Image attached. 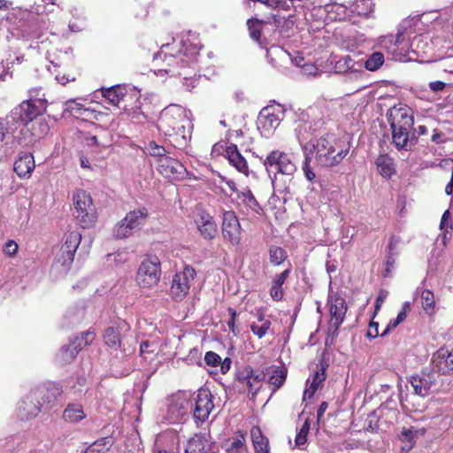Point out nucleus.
Instances as JSON below:
<instances>
[{"label":"nucleus","mask_w":453,"mask_h":453,"mask_svg":"<svg viewBox=\"0 0 453 453\" xmlns=\"http://www.w3.org/2000/svg\"><path fill=\"white\" fill-rule=\"evenodd\" d=\"M96 332L94 328H89L88 331L81 333L79 336H76L71 344L63 346L58 354V362L61 365H67L73 362L78 353L86 346L92 343L95 340Z\"/></svg>","instance_id":"11"},{"label":"nucleus","mask_w":453,"mask_h":453,"mask_svg":"<svg viewBox=\"0 0 453 453\" xmlns=\"http://www.w3.org/2000/svg\"><path fill=\"white\" fill-rule=\"evenodd\" d=\"M250 36L256 42H260L263 29V21L257 19H250L247 21Z\"/></svg>","instance_id":"45"},{"label":"nucleus","mask_w":453,"mask_h":453,"mask_svg":"<svg viewBox=\"0 0 453 453\" xmlns=\"http://www.w3.org/2000/svg\"><path fill=\"white\" fill-rule=\"evenodd\" d=\"M315 160L321 167L339 165L349 151V145L332 135L321 136L313 145Z\"/></svg>","instance_id":"4"},{"label":"nucleus","mask_w":453,"mask_h":453,"mask_svg":"<svg viewBox=\"0 0 453 453\" xmlns=\"http://www.w3.org/2000/svg\"><path fill=\"white\" fill-rule=\"evenodd\" d=\"M65 111L77 119H88L95 115V111L86 108L83 104L77 103L74 99L65 102Z\"/></svg>","instance_id":"33"},{"label":"nucleus","mask_w":453,"mask_h":453,"mask_svg":"<svg viewBox=\"0 0 453 453\" xmlns=\"http://www.w3.org/2000/svg\"><path fill=\"white\" fill-rule=\"evenodd\" d=\"M399 439L403 443L401 447L402 453H408L415 444L413 432L411 429L403 428L399 435Z\"/></svg>","instance_id":"43"},{"label":"nucleus","mask_w":453,"mask_h":453,"mask_svg":"<svg viewBox=\"0 0 453 453\" xmlns=\"http://www.w3.org/2000/svg\"><path fill=\"white\" fill-rule=\"evenodd\" d=\"M19 246L13 240H9L3 247L4 253L8 257H13L18 252Z\"/></svg>","instance_id":"56"},{"label":"nucleus","mask_w":453,"mask_h":453,"mask_svg":"<svg viewBox=\"0 0 453 453\" xmlns=\"http://www.w3.org/2000/svg\"><path fill=\"white\" fill-rule=\"evenodd\" d=\"M141 97L142 96L140 91L127 86L123 93L121 104L119 108L122 110L124 113H126L128 111H131L133 107L139 105L141 103Z\"/></svg>","instance_id":"28"},{"label":"nucleus","mask_w":453,"mask_h":453,"mask_svg":"<svg viewBox=\"0 0 453 453\" xmlns=\"http://www.w3.org/2000/svg\"><path fill=\"white\" fill-rule=\"evenodd\" d=\"M198 56V50L192 44H184L181 49H178L177 45L174 43L165 44L161 47V50L155 54L154 61L158 62L162 60L165 62L167 67L161 69L165 73H171L173 71L172 68L179 67L180 70L177 72L178 75L184 79H188V77L191 76V73L182 72L181 69L189 68L195 75Z\"/></svg>","instance_id":"1"},{"label":"nucleus","mask_w":453,"mask_h":453,"mask_svg":"<svg viewBox=\"0 0 453 453\" xmlns=\"http://www.w3.org/2000/svg\"><path fill=\"white\" fill-rule=\"evenodd\" d=\"M326 368L327 366L322 361L316 365L311 376V382L303 392V400L312 398L317 390L324 386L326 379Z\"/></svg>","instance_id":"22"},{"label":"nucleus","mask_w":453,"mask_h":453,"mask_svg":"<svg viewBox=\"0 0 453 453\" xmlns=\"http://www.w3.org/2000/svg\"><path fill=\"white\" fill-rule=\"evenodd\" d=\"M130 325L123 319L112 322L104 332V343L112 350H119L122 346V338L129 333Z\"/></svg>","instance_id":"17"},{"label":"nucleus","mask_w":453,"mask_h":453,"mask_svg":"<svg viewBox=\"0 0 453 453\" xmlns=\"http://www.w3.org/2000/svg\"><path fill=\"white\" fill-rule=\"evenodd\" d=\"M449 219H450V212L449 210H446L443 212L441 219L440 227L441 230H445L448 232L449 229L451 230L453 228L452 222Z\"/></svg>","instance_id":"58"},{"label":"nucleus","mask_w":453,"mask_h":453,"mask_svg":"<svg viewBox=\"0 0 453 453\" xmlns=\"http://www.w3.org/2000/svg\"><path fill=\"white\" fill-rule=\"evenodd\" d=\"M12 134L8 127V121L5 119L0 118V143L4 142Z\"/></svg>","instance_id":"59"},{"label":"nucleus","mask_w":453,"mask_h":453,"mask_svg":"<svg viewBox=\"0 0 453 453\" xmlns=\"http://www.w3.org/2000/svg\"><path fill=\"white\" fill-rule=\"evenodd\" d=\"M225 157L228 160V163L239 173L244 174L245 176H249L250 168L248 162L239 151L236 144L231 143L226 146L225 150Z\"/></svg>","instance_id":"23"},{"label":"nucleus","mask_w":453,"mask_h":453,"mask_svg":"<svg viewBox=\"0 0 453 453\" xmlns=\"http://www.w3.org/2000/svg\"><path fill=\"white\" fill-rule=\"evenodd\" d=\"M157 171L165 178L172 180H183L187 175L186 167L177 159L167 157L157 161Z\"/></svg>","instance_id":"19"},{"label":"nucleus","mask_w":453,"mask_h":453,"mask_svg":"<svg viewBox=\"0 0 453 453\" xmlns=\"http://www.w3.org/2000/svg\"><path fill=\"white\" fill-rule=\"evenodd\" d=\"M30 123L29 130L35 141L40 140L49 134L50 125L45 118L40 117Z\"/></svg>","instance_id":"36"},{"label":"nucleus","mask_w":453,"mask_h":453,"mask_svg":"<svg viewBox=\"0 0 453 453\" xmlns=\"http://www.w3.org/2000/svg\"><path fill=\"white\" fill-rule=\"evenodd\" d=\"M142 102L136 107H133L131 111L126 112V114L135 123H144L147 121L148 117L142 110Z\"/></svg>","instance_id":"47"},{"label":"nucleus","mask_w":453,"mask_h":453,"mask_svg":"<svg viewBox=\"0 0 453 453\" xmlns=\"http://www.w3.org/2000/svg\"><path fill=\"white\" fill-rule=\"evenodd\" d=\"M73 202L78 225L84 229L92 227L97 220V211L90 194L78 188L73 191Z\"/></svg>","instance_id":"6"},{"label":"nucleus","mask_w":453,"mask_h":453,"mask_svg":"<svg viewBox=\"0 0 453 453\" xmlns=\"http://www.w3.org/2000/svg\"><path fill=\"white\" fill-rule=\"evenodd\" d=\"M204 362L209 366L217 367L221 363V357L214 351H207L204 355Z\"/></svg>","instance_id":"53"},{"label":"nucleus","mask_w":453,"mask_h":453,"mask_svg":"<svg viewBox=\"0 0 453 453\" xmlns=\"http://www.w3.org/2000/svg\"><path fill=\"white\" fill-rule=\"evenodd\" d=\"M415 395L426 397L436 385L437 372L431 367H425L409 380Z\"/></svg>","instance_id":"15"},{"label":"nucleus","mask_w":453,"mask_h":453,"mask_svg":"<svg viewBox=\"0 0 453 453\" xmlns=\"http://www.w3.org/2000/svg\"><path fill=\"white\" fill-rule=\"evenodd\" d=\"M311 157L310 154L305 153L302 168H303L305 178L309 181H312L316 178V174L311 166Z\"/></svg>","instance_id":"50"},{"label":"nucleus","mask_w":453,"mask_h":453,"mask_svg":"<svg viewBox=\"0 0 453 453\" xmlns=\"http://www.w3.org/2000/svg\"><path fill=\"white\" fill-rule=\"evenodd\" d=\"M258 127L266 131H270L273 128H275L279 123L280 119L278 114L273 112L272 109L268 107H265L261 110L258 116Z\"/></svg>","instance_id":"29"},{"label":"nucleus","mask_w":453,"mask_h":453,"mask_svg":"<svg viewBox=\"0 0 453 453\" xmlns=\"http://www.w3.org/2000/svg\"><path fill=\"white\" fill-rule=\"evenodd\" d=\"M47 111L45 102L40 100H24L16 106L12 114L23 124L27 125L35 119L42 117Z\"/></svg>","instance_id":"14"},{"label":"nucleus","mask_w":453,"mask_h":453,"mask_svg":"<svg viewBox=\"0 0 453 453\" xmlns=\"http://www.w3.org/2000/svg\"><path fill=\"white\" fill-rule=\"evenodd\" d=\"M267 173L276 176L278 173L292 175L296 171V164L291 156L280 150H273L263 162Z\"/></svg>","instance_id":"9"},{"label":"nucleus","mask_w":453,"mask_h":453,"mask_svg":"<svg viewBox=\"0 0 453 453\" xmlns=\"http://www.w3.org/2000/svg\"><path fill=\"white\" fill-rule=\"evenodd\" d=\"M291 273V265H289L288 268L285 269L280 273H278L274 276L273 279L272 284L282 287L283 284L286 282L287 279L289 277Z\"/></svg>","instance_id":"54"},{"label":"nucleus","mask_w":453,"mask_h":453,"mask_svg":"<svg viewBox=\"0 0 453 453\" xmlns=\"http://www.w3.org/2000/svg\"><path fill=\"white\" fill-rule=\"evenodd\" d=\"M196 276V272L192 265H187L182 271L176 273L172 280L170 294L176 302L182 301L189 293L191 282Z\"/></svg>","instance_id":"12"},{"label":"nucleus","mask_w":453,"mask_h":453,"mask_svg":"<svg viewBox=\"0 0 453 453\" xmlns=\"http://www.w3.org/2000/svg\"><path fill=\"white\" fill-rule=\"evenodd\" d=\"M148 150L150 151V154L152 157H157V159H161V157H167L168 156L165 155V149L163 146L157 145L155 142H150L149 143Z\"/></svg>","instance_id":"52"},{"label":"nucleus","mask_w":453,"mask_h":453,"mask_svg":"<svg viewBox=\"0 0 453 453\" xmlns=\"http://www.w3.org/2000/svg\"><path fill=\"white\" fill-rule=\"evenodd\" d=\"M158 127L166 136L186 141L190 136L192 123L186 108L179 104H170L162 111Z\"/></svg>","instance_id":"3"},{"label":"nucleus","mask_w":453,"mask_h":453,"mask_svg":"<svg viewBox=\"0 0 453 453\" xmlns=\"http://www.w3.org/2000/svg\"><path fill=\"white\" fill-rule=\"evenodd\" d=\"M227 311L230 316V319L227 321L228 328L234 335H237L239 334V331L236 329V326H235V319H236L238 314H237L236 311L232 307H228Z\"/></svg>","instance_id":"55"},{"label":"nucleus","mask_w":453,"mask_h":453,"mask_svg":"<svg viewBox=\"0 0 453 453\" xmlns=\"http://www.w3.org/2000/svg\"><path fill=\"white\" fill-rule=\"evenodd\" d=\"M147 217L148 211L145 207H142L129 211L123 219L134 231L144 223Z\"/></svg>","instance_id":"35"},{"label":"nucleus","mask_w":453,"mask_h":453,"mask_svg":"<svg viewBox=\"0 0 453 453\" xmlns=\"http://www.w3.org/2000/svg\"><path fill=\"white\" fill-rule=\"evenodd\" d=\"M384 55L381 52L376 51L372 53L365 62L366 70L375 72L379 70L384 64Z\"/></svg>","instance_id":"42"},{"label":"nucleus","mask_w":453,"mask_h":453,"mask_svg":"<svg viewBox=\"0 0 453 453\" xmlns=\"http://www.w3.org/2000/svg\"><path fill=\"white\" fill-rule=\"evenodd\" d=\"M421 304L425 312L428 315L434 313L435 310V298L434 292L430 289H424L421 292Z\"/></svg>","instance_id":"41"},{"label":"nucleus","mask_w":453,"mask_h":453,"mask_svg":"<svg viewBox=\"0 0 453 453\" xmlns=\"http://www.w3.org/2000/svg\"><path fill=\"white\" fill-rule=\"evenodd\" d=\"M195 223L204 240L211 241L216 237L218 233L217 224L208 211L203 208H197Z\"/></svg>","instance_id":"20"},{"label":"nucleus","mask_w":453,"mask_h":453,"mask_svg":"<svg viewBox=\"0 0 453 453\" xmlns=\"http://www.w3.org/2000/svg\"><path fill=\"white\" fill-rule=\"evenodd\" d=\"M387 119L392 132V143L397 150L411 151L417 142L414 134L411 135L414 119L410 110L403 106H394L387 112Z\"/></svg>","instance_id":"2"},{"label":"nucleus","mask_w":453,"mask_h":453,"mask_svg":"<svg viewBox=\"0 0 453 453\" xmlns=\"http://www.w3.org/2000/svg\"><path fill=\"white\" fill-rule=\"evenodd\" d=\"M113 234H114V236L118 239H126V238L133 235L134 231L124 221V219H122L116 224Z\"/></svg>","instance_id":"46"},{"label":"nucleus","mask_w":453,"mask_h":453,"mask_svg":"<svg viewBox=\"0 0 453 453\" xmlns=\"http://www.w3.org/2000/svg\"><path fill=\"white\" fill-rule=\"evenodd\" d=\"M271 326L272 322L269 319H266L264 320V323L260 326L256 323H252L250 325V330L258 339H262L267 334Z\"/></svg>","instance_id":"48"},{"label":"nucleus","mask_w":453,"mask_h":453,"mask_svg":"<svg viewBox=\"0 0 453 453\" xmlns=\"http://www.w3.org/2000/svg\"><path fill=\"white\" fill-rule=\"evenodd\" d=\"M372 0H355L351 4V12L358 16H368L373 12Z\"/></svg>","instance_id":"40"},{"label":"nucleus","mask_w":453,"mask_h":453,"mask_svg":"<svg viewBox=\"0 0 453 453\" xmlns=\"http://www.w3.org/2000/svg\"><path fill=\"white\" fill-rule=\"evenodd\" d=\"M221 219L223 239L234 246H239L243 230L236 213L234 211H224Z\"/></svg>","instance_id":"13"},{"label":"nucleus","mask_w":453,"mask_h":453,"mask_svg":"<svg viewBox=\"0 0 453 453\" xmlns=\"http://www.w3.org/2000/svg\"><path fill=\"white\" fill-rule=\"evenodd\" d=\"M265 378V374L263 372H257L250 365L243 366L235 373L237 386L247 392L250 399H255Z\"/></svg>","instance_id":"8"},{"label":"nucleus","mask_w":453,"mask_h":453,"mask_svg":"<svg viewBox=\"0 0 453 453\" xmlns=\"http://www.w3.org/2000/svg\"><path fill=\"white\" fill-rule=\"evenodd\" d=\"M86 418L83 406L80 403H68L63 412V418L69 423H78Z\"/></svg>","instance_id":"34"},{"label":"nucleus","mask_w":453,"mask_h":453,"mask_svg":"<svg viewBox=\"0 0 453 453\" xmlns=\"http://www.w3.org/2000/svg\"><path fill=\"white\" fill-rule=\"evenodd\" d=\"M250 437L255 453H270L269 440L263 434L258 426H253L251 427Z\"/></svg>","instance_id":"26"},{"label":"nucleus","mask_w":453,"mask_h":453,"mask_svg":"<svg viewBox=\"0 0 453 453\" xmlns=\"http://www.w3.org/2000/svg\"><path fill=\"white\" fill-rule=\"evenodd\" d=\"M263 4L273 8H288L286 0H263Z\"/></svg>","instance_id":"63"},{"label":"nucleus","mask_w":453,"mask_h":453,"mask_svg":"<svg viewBox=\"0 0 453 453\" xmlns=\"http://www.w3.org/2000/svg\"><path fill=\"white\" fill-rule=\"evenodd\" d=\"M246 433L238 430L235 435L229 438L223 444V448L227 453H242V449L246 448Z\"/></svg>","instance_id":"32"},{"label":"nucleus","mask_w":453,"mask_h":453,"mask_svg":"<svg viewBox=\"0 0 453 453\" xmlns=\"http://www.w3.org/2000/svg\"><path fill=\"white\" fill-rule=\"evenodd\" d=\"M326 12L331 15L334 12H335L336 15L330 16V19H342V16L344 15V6L342 4H326L325 6Z\"/></svg>","instance_id":"51"},{"label":"nucleus","mask_w":453,"mask_h":453,"mask_svg":"<svg viewBox=\"0 0 453 453\" xmlns=\"http://www.w3.org/2000/svg\"><path fill=\"white\" fill-rule=\"evenodd\" d=\"M379 323L375 321H371L369 324V327L366 333V337L370 339H375L379 336Z\"/></svg>","instance_id":"61"},{"label":"nucleus","mask_w":453,"mask_h":453,"mask_svg":"<svg viewBox=\"0 0 453 453\" xmlns=\"http://www.w3.org/2000/svg\"><path fill=\"white\" fill-rule=\"evenodd\" d=\"M403 42V33L398 32L395 36L388 35L381 37L380 43V46L391 55L394 60H402V58L404 57V53L399 50V46Z\"/></svg>","instance_id":"24"},{"label":"nucleus","mask_w":453,"mask_h":453,"mask_svg":"<svg viewBox=\"0 0 453 453\" xmlns=\"http://www.w3.org/2000/svg\"><path fill=\"white\" fill-rule=\"evenodd\" d=\"M113 440L110 436L101 437L93 442L87 449L86 453H106L111 445Z\"/></svg>","instance_id":"39"},{"label":"nucleus","mask_w":453,"mask_h":453,"mask_svg":"<svg viewBox=\"0 0 453 453\" xmlns=\"http://www.w3.org/2000/svg\"><path fill=\"white\" fill-rule=\"evenodd\" d=\"M161 277V263L157 256H148L138 267L135 280L142 288L157 286Z\"/></svg>","instance_id":"7"},{"label":"nucleus","mask_w":453,"mask_h":453,"mask_svg":"<svg viewBox=\"0 0 453 453\" xmlns=\"http://www.w3.org/2000/svg\"><path fill=\"white\" fill-rule=\"evenodd\" d=\"M81 241V234L71 231L65 235V242L56 255V260L62 266L69 268L73 264L76 250Z\"/></svg>","instance_id":"16"},{"label":"nucleus","mask_w":453,"mask_h":453,"mask_svg":"<svg viewBox=\"0 0 453 453\" xmlns=\"http://www.w3.org/2000/svg\"><path fill=\"white\" fill-rule=\"evenodd\" d=\"M41 88H31L29 89V98L27 100H42L45 102V107H48V100L45 98L44 94H41Z\"/></svg>","instance_id":"60"},{"label":"nucleus","mask_w":453,"mask_h":453,"mask_svg":"<svg viewBox=\"0 0 453 453\" xmlns=\"http://www.w3.org/2000/svg\"><path fill=\"white\" fill-rule=\"evenodd\" d=\"M237 200L238 204L240 206H243L247 211H253L260 214L263 211L262 207L250 189L239 192L237 195Z\"/></svg>","instance_id":"30"},{"label":"nucleus","mask_w":453,"mask_h":453,"mask_svg":"<svg viewBox=\"0 0 453 453\" xmlns=\"http://www.w3.org/2000/svg\"><path fill=\"white\" fill-rule=\"evenodd\" d=\"M31 392L36 398V402H40L42 407L48 406L51 408L63 395L64 389L63 386L58 382H49Z\"/></svg>","instance_id":"18"},{"label":"nucleus","mask_w":453,"mask_h":453,"mask_svg":"<svg viewBox=\"0 0 453 453\" xmlns=\"http://www.w3.org/2000/svg\"><path fill=\"white\" fill-rule=\"evenodd\" d=\"M208 441L201 434H195L188 441L185 453H207Z\"/></svg>","instance_id":"37"},{"label":"nucleus","mask_w":453,"mask_h":453,"mask_svg":"<svg viewBox=\"0 0 453 453\" xmlns=\"http://www.w3.org/2000/svg\"><path fill=\"white\" fill-rule=\"evenodd\" d=\"M328 306L330 320L327 329L326 342H328V338H331V341H333L338 336L339 328L344 321L347 311L345 299L338 295L329 296Z\"/></svg>","instance_id":"10"},{"label":"nucleus","mask_w":453,"mask_h":453,"mask_svg":"<svg viewBox=\"0 0 453 453\" xmlns=\"http://www.w3.org/2000/svg\"><path fill=\"white\" fill-rule=\"evenodd\" d=\"M269 293L273 300L276 302L281 301L284 296L283 288L273 284H271Z\"/></svg>","instance_id":"57"},{"label":"nucleus","mask_w":453,"mask_h":453,"mask_svg":"<svg viewBox=\"0 0 453 453\" xmlns=\"http://www.w3.org/2000/svg\"><path fill=\"white\" fill-rule=\"evenodd\" d=\"M310 430V422L308 419L304 421L295 439V442L296 446H302L307 441V435Z\"/></svg>","instance_id":"49"},{"label":"nucleus","mask_w":453,"mask_h":453,"mask_svg":"<svg viewBox=\"0 0 453 453\" xmlns=\"http://www.w3.org/2000/svg\"><path fill=\"white\" fill-rule=\"evenodd\" d=\"M127 86L116 85L110 88H102L101 94L105 101L113 106L119 107L123 93Z\"/></svg>","instance_id":"31"},{"label":"nucleus","mask_w":453,"mask_h":453,"mask_svg":"<svg viewBox=\"0 0 453 453\" xmlns=\"http://www.w3.org/2000/svg\"><path fill=\"white\" fill-rule=\"evenodd\" d=\"M440 356L444 359V365L448 368V371H453V349L450 351H447V354L441 353L440 351Z\"/></svg>","instance_id":"62"},{"label":"nucleus","mask_w":453,"mask_h":453,"mask_svg":"<svg viewBox=\"0 0 453 453\" xmlns=\"http://www.w3.org/2000/svg\"><path fill=\"white\" fill-rule=\"evenodd\" d=\"M410 311H411V304H410V303L405 302L403 304L401 311L398 312L397 317L395 318L397 319V321L399 323L403 322L406 319L407 314Z\"/></svg>","instance_id":"64"},{"label":"nucleus","mask_w":453,"mask_h":453,"mask_svg":"<svg viewBox=\"0 0 453 453\" xmlns=\"http://www.w3.org/2000/svg\"><path fill=\"white\" fill-rule=\"evenodd\" d=\"M35 167V162L33 154L23 152L14 162L13 170L21 179L30 178Z\"/></svg>","instance_id":"25"},{"label":"nucleus","mask_w":453,"mask_h":453,"mask_svg":"<svg viewBox=\"0 0 453 453\" xmlns=\"http://www.w3.org/2000/svg\"><path fill=\"white\" fill-rule=\"evenodd\" d=\"M288 375L287 368L283 366H275L273 367L272 374L268 379L269 384L273 386V392L280 389L286 381Z\"/></svg>","instance_id":"38"},{"label":"nucleus","mask_w":453,"mask_h":453,"mask_svg":"<svg viewBox=\"0 0 453 453\" xmlns=\"http://www.w3.org/2000/svg\"><path fill=\"white\" fill-rule=\"evenodd\" d=\"M288 257L287 252L284 249L278 246H271L269 249L270 262L273 265H281Z\"/></svg>","instance_id":"44"},{"label":"nucleus","mask_w":453,"mask_h":453,"mask_svg":"<svg viewBox=\"0 0 453 453\" xmlns=\"http://www.w3.org/2000/svg\"><path fill=\"white\" fill-rule=\"evenodd\" d=\"M42 408L40 402H36V398L30 391L19 403L17 416L20 420L27 421L35 418Z\"/></svg>","instance_id":"21"},{"label":"nucleus","mask_w":453,"mask_h":453,"mask_svg":"<svg viewBox=\"0 0 453 453\" xmlns=\"http://www.w3.org/2000/svg\"><path fill=\"white\" fill-rule=\"evenodd\" d=\"M375 165L379 173L385 179H390L396 173L394 159L387 154L379 155Z\"/></svg>","instance_id":"27"},{"label":"nucleus","mask_w":453,"mask_h":453,"mask_svg":"<svg viewBox=\"0 0 453 453\" xmlns=\"http://www.w3.org/2000/svg\"><path fill=\"white\" fill-rule=\"evenodd\" d=\"M213 399L214 396L209 388H201L196 391L193 401L178 398L171 409L179 407L180 409L179 416H184L187 413V408L189 407L195 421L203 423L214 408Z\"/></svg>","instance_id":"5"}]
</instances>
